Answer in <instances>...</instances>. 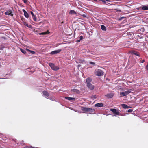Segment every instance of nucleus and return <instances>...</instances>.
<instances>
[{"label":"nucleus","instance_id":"1","mask_svg":"<svg viewBox=\"0 0 148 148\" xmlns=\"http://www.w3.org/2000/svg\"><path fill=\"white\" fill-rule=\"evenodd\" d=\"M49 65L53 70H57L59 69L58 67L55 66L54 64L52 63H49Z\"/></svg>","mask_w":148,"mask_h":148},{"label":"nucleus","instance_id":"23","mask_svg":"<svg viewBox=\"0 0 148 148\" xmlns=\"http://www.w3.org/2000/svg\"><path fill=\"white\" fill-rule=\"evenodd\" d=\"M24 15L27 18H28L29 17V15L27 12L24 14Z\"/></svg>","mask_w":148,"mask_h":148},{"label":"nucleus","instance_id":"6","mask_svg":"<svg viewBox=\"0 0 148 148\" xmlns=\"http://www.w3.org/2000/svg\"><path fill=\"white\" fill-rule=\"evenodd\" d=\"M130 53L131 54H134L138 56H140V55L139 53L135 51H130Z\"/></svg>","mask_w":148,"mask_h":148},{"label":"nucleus","instance_id":"34","mask_svg":"<svg viewBox=\"0 0 148 148\" xmlns=\"http://www.w3.org/2000/svg\"><path fill=\"white\" fill-rule=\"evenodd\" d=\"M23 11L24 12V14L27 12L24 9L23 10Z\"/></svg>","mask_w":148,"mask_h":148},{"label":"nucleus","instance_id":"27","mask_svg":"<svg viewBox=\"0 0 148 148\" xmlns=\"http://www.w3.org/2000/svg\"><path fill=\"white\" fill-rule=\"evenodd\" d=\"M133 111V110L132 109H129L128 110V112L129 113H131Z\"/></svg>","mask_w":148,"mask_h":148},{"label":"nucleus","instance_id":"22","mask_svg":"<svg viewBox=\"0 0 148 148\" xmlns=\"http://www.w3.org/2000/svg\"><path fill=\"white\" fill-rule=\"evenodd\" d=\"M113 95L112 94H110L107 95V97L109 98H111L113 97Z\"/></svg>","mask_w":148,"mask_h":148},{"label":"nucleus","instance_id":"25","mask_svg":"<svg viewBox=\"0 0 148 148\" xmlns=\"http://www.w3.org/2000/svg\"><path fill=\"white\" fill-rule=\"evenodd\" d=\"M48 32H49V31H48L47 32H42V33H41L40 34H42V35L46 34H48L49 33Z\"/></svg>","mask_w":148,"mask_h":148},{"label":"nucleus","instance_id":"21","mask_svg":"<svg viewBox=\"0 0 148 148\" xmlns=\"http://www.w3.org/2000/svg\"><path fill=\"white\" fill-rule=\"evenodd\" d=\"M20 50L21 51L23 54H25L26 53V51L25 50L22 48H20Z\"/></svg>","mask_w":148,"mask_h":148},{"label":"nucleus","instance_id":"12","mask_svg":"<svg viewBox=\"0 0 148 148\" xmlns=\"http://www.w3.org/2000/svg\"><path fill=\"white\" fill-rule=\"evenodd\" d=\"M43 95L45 96H46L47 97H48L49 94L48 92L46 91H44L42 92Z\"/></svg>","mask_w":148,"mask_h":148},{"label":"nucleus","instance_id":"38","mask_svg":"<svg viewBox=\"0 0 148 148\" xmlns=\"http://www.w3.org/2000/svg\"><path fill=\"white\" fill-rule=\"evenodd\" d=\"M26 49V50L27 51H28L29 52V51H30V50H29L27 49Z\"/></svg>","mask_w":148,"mask_h":148},{"label":"nucleus","instance_id":"33","mask_svg":"<svg viewBox=\"0 0 148 148\" xmlns=\"http://www.w3.org/2000/svg\"><path fill=\"white\" fill-rule=\"evenodd\" d=\"M23 11L24 12V14L27 12L24 9L23 10Z\"/></svg>","mask_w":148,"mask_h":148},{"label":"nucleus","instance_id":"32","mask_svg":"<svg viewBox=\"0 0 148 148\" xmlns=\"http://www.w3.org/2000/svg\"><path fill=\"white\" fill-rule=\"evenodd\" d=\"M146 69L148 71V62L147 65H146Z\"/></svg>","mask_w":148,"mask_h":148},{"label":"nucleus","instance_id":"30","mask_svg":"<svg viewBox=\"0 0 148 148\" xmlns=\"http://www.w3.org/2000/svg\"><path fill=\"white\" fill-rule=\"evenodd\" d=\"M22 0L23 1L24 3H27V0Z\"/></svg>","mask_w":148,"mask_h":148},{"label":"nucleus","instance_id":"5","mask_svg":"<svg viewBox=\"0 0 148 148\" xmlns=\"http://www.w3.org/2000/svg\"><path fill=\"white\" fill-rule=\"evenodd\" d=\"M5 14L6 15H7L11 16H12L13 15V14H12V11L10 10H7L5 13Z\"/></svg>","mask_w":148,"mask_h":148},{"label":"nucleus","instance_id":"18","mask_svg":"<svg viewBox=\"0 0 148 148\" xmlns=\"http://www.w3.org/2000/svg\"><path fill=\"white\" fill-rule=\"evenodd\" d=\"M141 9L143 10H148V5L147 6H143L142 7Z\"/></svg>","mask_w":148,"mask_h":148},{"label":"nucleus","instance_id":"29","mask_svg":"<svg viewBox=\"0 0 148 148\" xmlns=\"http://www.w3.org/2000/svg\"><path fill=\"white\" fill-rule=\"evenodd\" d=\"M89 63L90 64H93V65H95V63L94 62H90Z\"/></svg>","mask_w":148,"mask_h":148},{"label":"nucleus","instance_id":"8","mask_svg":"<svg viewBox=\"0 0 148 148\" xmlns=\"http://www.w3.org/2000/svg\"><path fill=\"white\" fill-rule=\"evenodd\" d=\"M87 87L91 90H93L94 88V86L91 83L87 84Z\"/></svg>","mask_w":148,"mask_h":148},{"label":"nucleus","instance_id":"17","mask_svg":"<svg viewBox=\"0 0 148 148\" xmlns=\"http://www.w3.org/2000/svg\"><path fill=\"white\" fill-rule=\"evenodd\" d=\"M121 105L124 108H129V106L124 104H122Z\"/></svg>","mask_w":148,"mask_h":148},{"label":"nucleus","instance_id":"28","mask_svg":"<svg viewBox=\"0 0 148 148\" xmlns=\"http://www.w3.org/2000/svg\"><path fill=\"white\" fill-rule=\"evenodd\" d=\"M29 52H30L32 54H34L35 53V52L34 51L31 50H30Z\"/></svg>","mask_w":148,"mask_h":148},{"label":"nucleus","instance_id":"42","mask_svg":"<svg viewBox=\"0 0 148 148\" xmlns=\"http://www.w3.org/2000/svg\"><path fill=\"white\" fill-rule=\"evenodd\" d=\"M63 23V22H62V23Z\"/></svg>","mask_w":148,"mask_h":148},{"label":"nucleus","instance_id":"14","mask_svg":"<svg viewBox=\"0 0 148 148\" xmlns=\"http://www.w3.org/2000/svg\"><path fill=\"white\" fill-rule=\"evenodd\" d=\"M95 106L96 107H102L103 106V104L102 103H99L95 104Z\"/></svg>","mask_w":148,"mask_h":148},{"label":"nucleus","instance_id":"40","mask_svg":"<svg viewBox=\"0 0 148 148\" xmlns=\"http://www.w3.org/2000/svg\"><path fill=\"white\" fill-rule=\"evenodd\" d=\"M95 1H96L97 0H94Z\"/></svg>","mask_w":148,"mask_h":148},{"label":"nucleus","instance_id":"36","mask_svg":"<svg viewBox=\"0 0 148 148\" xmlns=\"http://www.w3.org/2000/svg\"><path fill=\"white\" fill-rule=\"evenodd\" d=\"M145 62V60H143L141 62L142 63H144Z\"/></svg>","mask_w":148,"mask_h":148},{"label":"nucleus","instance_id":"26","mask_svg":"<svg viewBox=\"0 0 148 148\" xmlns=\"http://www.w3.org/2000/svg\"><path fill=\"white\" fill-rule=\"evenodd\" d=\"M83 37L82 36H81L79 37V40H83Z\"/></svg>","mask_w":148,"mask_h":148},{"label":"nucleus","instance_id":"16","mask_svg":"<svg viewBox=\"0 0 148 148\" xmlns=\"http://www.w3.org/2000/svg\"><path fill=\"white\" fill-rule=\"evenodd\" d=\"M65 98L71 101V100H75V98H73V97H65Z\"/></svg>","mask_w":148,"mask_h":148},{"label":"nucleus","instance_id":"10","mask_svg":"<svg viewBox=\"0 0 148 148\" xmlns=\"http://www.w3.org/2000/svg\"><path fill=\"white\" fill-rule=\"evenodd\" d=\"M71 91L74 94H79L80 93V91L77 89H71Z\"/></svg>","mask_w":148,"mask_h":148},{"label":"nucleus","instance_id":"13","mask_svg":"<svg viewBox=\"0 0 148 148\" xmlns=\"http://www.w3.org/2000/svg\"><path fill=\"white\" fill-rule=\"evenodd\" d=\"M92 81V79L90 77H88L86 79V82L87 83V84H90L91 82Z\"/></svg>","mask_w":148,"mask_h":148},{"label":"nucleus","instance_id":"2","mask_svg":"<svg viewBox=\"0 0 148 148\" xmlns=\"http://www.w3.org/2000/svg\"><path fill=\"white\" fill-rule=\"evenodd\" d=\"M110 110L112 111L113 113L114 114L117 115H120V113L116 109H110Z\"/></svg>","mask_w":148,"mask_h":148},{"label":"nucleus","instance_id":"39","mask_svg":"<svg viewBox=\"0 0 148 148\" xmlns=\"http://www.w3.org/2000/svg\"><path fill=\"white\" fill-rule=\"evenodd\" d=\"M102 1L103 2H105V1L103 0H102V1Z\"/></svg>","mask_w":148,"mask_h":148},{"label":"nucleus","instance_id":"11","mask_svg":"<svg viewBox=\"0 0 148 148\" xmlns=\"http://www.w3.org/2000/svg\"><path fill=\"white\" fill-rule=\"evenodd\" d=\"M31 13L32 16V17L34 20L36 21L37 20V18L35 15H34L33 12L32 11H31Z\"/></svg>","mask_w":148,"mask_h":148},{"label":"nucleus","instance_id":"19","mask_svg":"<svg viewBox=\"0 0 148 148\" xmlns=\"http://www.w3.org/2000/svg\"><path fill=\"white\" fill-rule=\"evenodd\" d=\"M23 23L24 25L25 26H27L29 28H31V25H28L27 23H26L25 21H24L23 20Z\"/></svg>","mask_w":148,"mask_h":148},{"label":"nucleus","instance_id":"24","mask_svg":"<svg viewBox=\"0 0 148 148\" xmlns=\"http://www.w3.org/2000/svg\"><path fill=\"white\" fill-rule=\"evenodd\" d=\"M97 97L96 95H93L91 96V98L93 100L96 98Z\"/></svg>","mask_w":148,"mask_h":148},{"label":"nucleus","instance_id":"7","mask_svg":"<svg viewBox=\"0 0 148 148\" xmlns=\"http://www.w3.org/2000/svg\"><path fill=\"white\" fill-rule=\"evenodd\" d=\"M131 92L130 91L128 90L127 91H125L124 92H122L120 93L121 95H122L123 96H125L127 95H128Z\"/></svg>","mask_w":148,"mask_h":148},{"label":"nucleus","instance_id":"15","mask_svg":"<svg viewBox=\"0 0 148 148\" xmlns=\"http://www.w3.org/2000/svg\"><path fill=\"white\" fill-rule=\"evenodd\" d=\"M69 14H72V15H76L77 13V12L74 10H71L69 12Z\"/></svg>","mask_w":148,"mask_h":148},{"label":"nucleus","instance_id":"31","mask_svg":"<svg viewBox=\"0 0 148 148\" xmlns=\"http://www.w3.org/2000/svg\"><path fill=\"white\" fill-rule=\"evenodd\" d=\"M82 16H83L84 17H86V14H83L82 15Z\"/></svg>","mask_w":148,"mask_h":148},{"label":"nucleus","instance_id":"37","mask_svg":"<svg viewBox=\"0 0 148 148\" xmlns=\"http://www.w3.org/2000/svg\"><path fill=\"white\" fill-rule=\"evenodd\" d=\"M21 20H22V21H23H23H25V20L24 18H22L21 19Z\"/></svg>","mask_w":148,"mask_h":148},{"label":"nucleus","instance_id":"20","mask_svg":"<svg viewBox=\"0 0 148 148\" xmlns=\"http://www.w3.org/2000/svg\"><path fill=\"white\" fill-rule=\"evenodd\" d=\"M101 28L102 30L106 31V27L103 25H101Z\"/></svg>","mask_w":148,"mask_h":148},{"label":"nucleus","instance_id":"3","mask_svg":"<svg viewBox=\"0 0 148 148\" xmlns=\"http://www.w3.org/2000/svg\"><path fill=\"white\" fill-rule=\"evenodd\" d=\"M81 110L84 112H89L92 111V109L87 107H82L81 108Z\"/></svg>","mask_w":148,"mask_h":148},{"label":"nucleus","instance_id":"35","mask_svg":"<svg viewBox=\"0 0 148 148\" xmlns=\"http://www.w3.org/2000/svg\"><path fill=\"white\" fill-rule=\"evenodd\" d=\"M80 41H81V40H79H79H76V42H79Z\"/></svg>","mask_w":148,"mask_h":148},{"label":"nucleus","instance_id":"9","mask_svg":"<svg viewBox=\"0 0 148 148\" xmlns=\"http://www.w3.org/2000/svg\"><path fill=\"white\" fill-rule=\"evenodd\" d=\"M61 51V49H59L57 50H55L53 51H51L50 53V54L52 55L56 54H57L58 53H59Z\"/></svg>","mask_w":148,"mask_h":148},{"label":"nucleus","instance_id":"41","mask_svg":"<svg viewBox=\"0 0 148 148\" xmlns=\"http://www.w3.org/2000/svg\"><path fill=\"white\" fill-rule=\"evenodd\" d=\"M119 12H121V11L120 10H119Z\"/></svg>","mask_w":148,"mask_h":148},{"label":"nucleus","instance_id":"4","mask_svg":"<svg viewBox=\"0 0 148 148\" xmlns=\"http://www.w3.org/2000/svg\"><path fill=\"white\" fill-rule=\"evenodd\" d=\"M103 72L100 69H98L96 71V75L99 76H101L103 75Z\"/></svg>","mask_w":148,"mask_h":148}]
</instances>
